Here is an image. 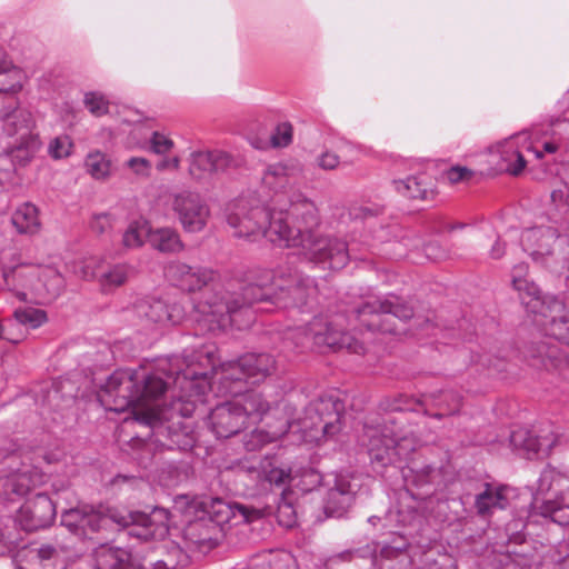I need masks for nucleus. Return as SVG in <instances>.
Listing matches in <instances>:
<instances>
[{"label":"nucleus","mask_w":569,"mask_h":569,"mask_svg":"<svg viewBox=\"0 0 569 569\" xmlns=\"http://www.w3.org/2000/svg\"><path fill=\"white\" fill-rule=\"evenodd\" d=\"M266 282L250 284L244 288L241 302L234 298V301H226L224 297L218 293H211L206 299L200 300L196 306V311L200 315L198 321H203L210 330L223 329L229 325H241L237 320V315L248 313L247 306L268 298L271 292L263 287Z\"/></svg>","instance_id":"obj_7"},{"label":"nucleus","mask_w":569,"mask_h":569,"mask_svg":"<svg viewBox=\"0 0 569 569\" xmlns=\"http://www.w3.org/2000/svg\"><path fill=\"white\" fill-rule=\"evenodd\" d=\"M292 140V126L283 122L277 126L274 133L271 137L274 147H287Z\"/></svg>","instance_id":"obj_52"},{"label":"nucleus","mask_w":569,"mask_h":569,"mask_svg":"<svg viewBox=\"0 0 569 569\" xmlns=\"http://www.w3.org/2000/svg\"><path fill=\"white\" fill-rule=\"evenodd\" d=\"M305 340H312L318 347H328L339 350L347 349L353 353L365 352V346L356 338L342 332V318L327 319L323 317L315 318L308 326L301 345Z\"/></svg>","instance_id":"obj_13"},{"label":"nucleus","mask_w":569,"mask_h":569,"mask_svg":"<svg viewBox=\"0 0 569 569\" xmlns=\"http://www.w3.org/2000/svg\"><path fill=\"white\" fill-rule=\"evenodd\" d=\"M167 277L181 290L191 292L211 283L216 279V273L211 269L176 262L168 267Z\"/></svg>","instance_id":"obj_20"},{"label":"nucleus","mask_w":569,"mask_h":569,"mask_svg":"<svg viewBox=\"0 0 569 569\" xmlns=\"http://www.w3.org/2000/svg\"><path fill=\"white\" fill-rule=\"evenodd\" d=\"M372 461L382 466L406 459L417 447L412 437L396 438L389 427H367L362 436Z\"/></svg>","instance_id":"obj_11"},{"label":"nucleus","mask_w":569,"mask_h":569,"mask_svg":"<svg viewBox=\"0 0 569 569\" xmlns=\"http://www.w3.org/2000/svg\"><path fill=\"white\" fill-rule=\"evenodd\" d=\"M422 403L435 406L439 410L436 417L440 418L458 412L461 407V398L453 391H441L439 395L425 396Z\"/></svg>","instance_id":"obj_34"},{"label":"nucleus","mask_w":569,"mask_h":569,"mask_svg":"<svg viewBox=\"0 0 569 569\" xmlns=\"http://www.w3.org/2000/svg\"><path fill=\"white\" fill-rule=\"evenodd\" d=\"M289 425L287 420L280 421V423L271 429H256L247 436L244 446L247 450L253 451L262 448L264 445L273 442L281 438L288 431Z\"/></svg>","instance_id":"obj_33"},{"label":"nucleus","mask_w":569,"mask_h":569,"mask_svg":"<svg viewBox=\"0 0 569 569\" xmlns=\"http://www.w3.org/2000/svg\"><path fill=\"white\" fill-rule=\"evenodd\" d=\"M551 198H552V200H553L555 202H557V201H562V199H563V194H562V192H561V191H553V192L551 193Z\"/></svg>","instance_id":"obj_61"},{"label":"nucleus","mask_w":569,"mask_h":569,"mask_svg":"<svg viewBox=\"0 0 569 569\" xmlns=\"http://www.w3.org/2000/svg\"><path fill=\"white\" fill-rule=\"evenodd\" d=\"M473 177V172L467 167L455 166L443 172V178L450 184L467 182Z\"/></svg>","instance_id":"obj_51"},{"label":"nucleus","mask_w":569,"mask_h":569,"mask_svg":"<svg viewBox=\"0 0 569 569\" xmlns=\"http://www.w3.org/2000/svg\"><path fill=\"white\" fill-rule=\"evenodd\" d=\"M340 163V158L337 153L331 151H323L317 158V164L322 170H335Z\"/></svg>","instance_id":"obj_56"},{"label":"nucleus","mask_w":569,"mask_h":569,"mask_svg":"<svg viewBox=\"0 0 569 569\" xmlns=\"http://www.w3.org/2000/svg\"><path fill=\"white\" fill-rule=\"evenodd\" d=\"M395 190L402 197L410 199H426L428 196V183L422 177H408L393 180Z\"/></svg>","instance_id":"obj_36"},{"label":"nucleus","mask_w":569,"mask_h":569,"mask_svg":"<svg viewBox=\"0 0 569 569\" xmlns=\"http://www.w3.org/2000/svg\"><path fill=\"white\" fill-rule=\"evenodd\" d=\"M83 512H84V507L69 509L62 513L61 523L64 527H67L70 531L79 535L80 523H81Z\"/></svg>","instance_id":"obj_50"},{"label":"nucleus","mask_w":569,"mask_h":569,"mask_svg":"<svg viewBox=\"0 0 569 569\" xmlns=\"http://www.w3.org/2000/svg\"><path fill=\"white\" fill-rule=\"evenodd\" d=\"M87 172L94 179H106L111 172V162L106 154L96 151L87 156L84 162Z\"/></svg>","instance_id":"obj_41"},{"label":"nucleus","mask_w":569,"mask_h":569,"mask_svg":"<svg viewBox=\"0 0 569 569\" xmlns=\"http://www.w3.org/2000/svg\"><path fill=\"white\" fill-rule=\"evenodd\" d=\"M210 422L220 438H229L246 427L244 415L238 410L233 399L217 406L210 415Z\"/></svg>","instance_id":"obj_22"},{"label":"nucleus","mask_w":569,"mask_h":569,"mask_svg":"<svg viewBox=\"0 0 569 569\" xmlns=\"http://www.w3.org/2000/svg\"><path fill=\"white\" fill-rule=\"evenodd\" d=\"M56 507L46 495H37L23 503L18 512V521L24 530L32 531L52 523Z\"/></svg>","instance_id":"obj_16"},{"label":"nucleus","mask_w":569,"mask_h":569,"mask_svg":"<svg viewBox=\"0 0 569 569\" xmlns=\"http://www.w3.org/2000/svg\"><path fill=\"white\" fill-rule=\"evenodd\" d=\"M166 390L167 383L160 377L147 375L143 370L116 371L106 383V392L114 398L112 409H129L137 421L148 426L161 420Z\"/></svg>","instance_id":"obj_2"},{"label":"nucleus","mask_w":569,"mask_h":569,"mask_svg":"<svg viewBox=\"0 0 569 569\" xmlns=\"http://www.w3.org/2000/svg\"><path fill=\"white\" fill-rule=\"evenodd\" d=\"M274 369L271 356L246 355L237 361L223 363L220 371H214V379L220 383V390L234 396L233 401L238 410L244 415V422H257L270 409V405L262 395L254 391L240 393L244 382L258 383Z\"/></svg>","instance_id":"obj_3"},{"label":"nucleus","mask_w":569,"mask_h":569,"mask_svg":"<svg viewBox=\"0 0 569 569\" xmlns=\"http://www.w3.org/2000/svg\"><path fill=\"white\" fill-rule=\"evenodd\" d=\"M3 122L4 133L12 139L8 143V150L0 156V168L9 171L11 167H6L4 162L10 158L12 167L14 163L20 166L27 163L40 147L38 133L34 131V120L32 114L24 109L18 108Z\"/></svg>","instance_id":"obj_9"},{"label":"nucleus","mask_w":569,"mask_h":569,"mask_svg":"<svg viewBox=\"0 0 569 569\" xmlns=\"http://www.w3.org/2000/svg\"><path fill=\"white\" fill-rule=\"evenodd\" d=\"M17 569H24V568H23L22 566H18V568H17Z\"/></svg>","instance_id":"obj_64"},{"label":"nucleus","mask_w":569,"mask_h":569,"mask_svg":"<svg viewBox=\"0 0 569 569\" xmlns=\"http://www.w3.org/2000/svg\"><path fill=\"white\" fill-rule=\"evenodd\" d=\"M557 150H558V144L557 143H555V142H545L543 143V152L555 153ZM530 151L535 152L537 158H541L542 157V151L533 150L532 148H531Z\"/></svg>","instance_id":"obj_58"},{"label":"nucleus","mask_w":569,"mask_h":569,"mask_svg":"<svg viewBox=\"0 0 569 569\" xmlns=\"http://www.w3.org/2000/svg\"><path fill=\"white\" fill-rule=\"evenodd\" d=\"M537 352L536 357L540 359L541 367L547 370L559 368L562 363L569 365V355L560 351L557 346L547 347L546 343H542Z\"/></svg>","instance_id":"obj_39"},{"label":"nucleus","mask_w":569,"mask_h":569,"mask_svg":"<svg viewBox=\"0 0 569 569\" xmlns=\"http://www.w3.org/2000/svg\"><path fill=\"white\" fill-rule=\"evenodd\" d=\"M207 367L214 369V358L210 350H201L192 356H186L183 359L174 358L171 363V370H176V382L180 385L181 389H186L184 383L188 380H197L207 378Z\"/></svg>","instance_id":"obj_19"},{"label":"nucleus","mask_w":569,"mask_h":569,"mask_svg":"<svg viewBox=\"0 0 569 569\" xmlns=\"http://www.w3.org/2000/svg\"><path fill=\"white\" fill-rule=\"evenodd\" d=\"M42 481V476L28 467L0 477V496L8 499L22 497Z\"/></svg>","instance_id":"obj_25"},{"label":"nucleus","mask_w":569,"mask_h":569,"mask_svg":"<svg viewBox=\"0 0 569 569\" xmlns=\"http://www.w3.org/2000/svg\"><path fill=\"white\" fill-rule=\"evenodd\" d=\"M557 240L555 231L549 228H535L527 230L522 236V242L528 243L531 241L537 242L538 249L532 251L531 254H542L545 249H548L551 242Z\"/></svg>","instance_id":"obj_42"},{"label":"nucleus","mask_w":569,"mask_h":569,"mask_svg":"<svg viewBox=\"0 0 569 569\" xmlns=\"http://www.w3.org/2000/svg\"><path fill=\"white\" fill-rule=\"evenodd\" d=\"M380 330L383 331V332H396L395 328L387 327L383 323L380 325Z\"/></svg>","instance_id":"obj_62"},{"label":"nucleus","mask_w":569,"mask_h":569,"mask_svg":"<svg viewBox=\"0 0 569 569\" xmlns=\"http://www.w3.org/2000/svg\"><path fill=\"white\" fill-rule=\"evenodd\" d=\"M13 316L19 323L31 329H37L48 321L47 312L33 307L19 308Z\"/></svg>","instance_id":"obj_43"},{"label":"nucleus","mask_w":569,"mask_h":569,"mask_svg":"<svg viewBox=\"0 0 569 569\" xmlns=\"http://www.w3.org/2000/svg\"><path fill=\"white\" fill-rule=\"evenodd\" d=\"M260 473L264 480L276 486H283L291 480L290 470L278 466L271 459H266L260 463Z\"/></svg>","instance_id":"obj_40"},{"label":"nucleus","mask_w":569,"mask_h":569,"mask_svg":"<svg viewBox=\"0 0 569 569\" xmlns=\"http://www.w3.org/2000/svg\"><path fill=\"white\" fill-rule=\"evenodd\" d=\"M307 413L302 421L306 442H319L322 437L333 436L340 429L339 407L331 400H321Z\"/></svg>","instance_id":"obj_14"},{"label":"nucleus","mask_w":569,"mask_h":569,"mask_svg":"<svg viewBox=\"0 0 569 569\" xmlns=\"http://www.w3.org/2000/svg\"><path fill=\"white\" fill-rule=\"evenodd\" d=\"M110 522L120 527H131L130 535L143 540L162 539L169 530V512L163 508H154L150 515L124 509L110 510L108 515H101L84 507L79 535L89 537L107 528Z\"/></svg>","instance_id":"obj_5"},{"label":"nucleus","mask_w":569,"mask_h":569,"mask_svg":"<svg viewBox=\"0 0 569 569\" xmlns=\"http://www.w3.org/2000/svg\"><path fill=\"white\" fill-rule=\"evenodd\" d=\"M505 253V247L499 242L497 241L491 250H490V256L493 258V259H499L503 256Z\"/></svg>","instance_id":"obj_60"},{"label":"nucleus","mask_w":569,"mask_h":569,"mask_svg":"<svg viewBox=\"0 0 569 569\" xmlns=\"http://www.w3.org/2000/svg\"><path fill=\"white\" fill-rule=\"evenodd\" d=\"M136 311L140 317L159 325H178L184 317V310L180 305H167L161 299H146L136 305Z\"/></svg>","instance_id":"obj_24"},{"label":"nucleus","mask_w":569,"mask_h":569,"mask_svg":"<svg viewBox=\"0 0 569 569\" xmlns=\"http://www.w3.org/2000/svg\"><path fill=\"white\" fill-rule=\"evenodd\" d=\"M533 509L542 517L566 526L569 523V479L553 468H546L539 478Z\"/></svg>","instance_id":"obj_10"},{"label":"nucleus","mask_w":569,"mask_h":569,"mask_svg":"<svg viewBox=\"0 0 569 569\" xmlns=\"http://www.w3.org/2000/svg\"><path fill=\"white\" fill-rule=\"evenodd\" d=\"M150 151L157 156L171 153L174 142L167 134L153 131L149 139Z\"/></svg>","instance_id":"obj_48"},{"label":"nucleus","mask_w":569,"mask_h":569,"mask_svg":"<svg viewBox=\"0 0 569 569\" xmlns=\"http://www.w3.org/2000/svg\"><path fill=\"white\" fill-rule=\"evenodd\" d=\"M11 222L21 234H34L41 227L38 208L29 202L22 203L14 210Z\"/></svg>","instance_id":"obj_30"},{"label":"nucleus","mask_w":569,"mask_h":569,"mask_svg":"<svg viewBox=\"0 0 569 569\" xmlns=\"http://www.w3.org/2000/svg\"><path fill=\"white\" fill-rule=\"evenodd\" d=\"M527 140L528 138L525 134H517L495 147L496 153L500 157L499 167L501 170L513 176L522 172L526 167V160L521 149L531 150V146H527Z\"/></svg>","instance_id":"obj_21"},{"label":"nucleus","mask_w":569,"mask_h":569,"mask_svg":"<svg viewBox=\"0 0 569 569\" xmlns=\"http://www.w3.org/2000/svg\"><path fill=\"white\" fill-rule=\"evenodd\" d=\"M538 436L541 456H547L559 441V435L552 429L542 430Z\"/></svg>","instance_id":"obj_53"},{"label":"nucleus","mask_w":569,"mask_h":569,"mask_svg":"<svg viewBox=\"0 0 569 569\" xmlns=\"http://www.w3.org/2000/svg\"><path fill=\"white\" fill-rule=\"evenodd\" d=\"M188 525L183 530V537L199 549H212L220 539V530L212 522L207 521L201 513L189 517L182 516Z\"/></svg>","instance_id":"obj_23"},{"label":"nucleus","mask_w":569,"mask_h":569,"mask_svg":"<svg viewBox=\"0 0 569 569\" xmlns=\"http://www.w3.org/2000/svg\"><path fill=\"white\" fill-rule=\"evenodd\" d=\"M355 487L345 478L336 479L335 487L328 492L325 511L330 517H341L353 500Z\"/></svg>","instance_id":"obj_27"},{"label":"nucleus","mask_w":569,"mask_h":569,"mask_svg":"<svg viewBox=\"0 0 569 569\" xmlns=\"http://www.w3.org/2000/svg\"><path fill=\"white\" fill-rule=\"evenodd\" d=\"M136 274V268L129 263H117L102 272L98 281L103 291H112L123 286L131 277Z\"/></svg>","instance_id":"obj_32"},{"label":"nucleus","mask_w":569,"mask_h":569,"mask_svg":"<svg viewBox=\"0 0 569 569\" xmlns=\"http://www.w3.org/2000/svg\"><path fill=\"white\" fill-rule=\"evenodd\" d=\"M24 81L26 74L20 68L0 59V121L19 108L16 94Z\"/></svg>","instance_id":"obj_15"},{"label":"nucleus","mask_w":569,"mask_h":569,"mask_svg":"<svg viewBox=\"0 0 569 569\" xmlns=\"http://www.w3.org/2000/svg\"><path fill=\"white\" fill-rule=\"evenodd\" d=\"M150 246L163 253H176L183 249V242L179 232L171 227L153 229L150 232Z\"/></svg>","instance_id":"obj_31"},{"label":"nucleus","mask_w":569,"mask_h":569,"mask_svg":"<svg viewBox=\"0 0 569 569\" xmlns=\"http://www.w3.org/2000/svg\"><path fill=\"white\" fill-rule=\"evenodd\" d=\"M278 520H279L280 525H282L287 528H290L295 525L296 515H295V510L291 507V505L284 502L279 506Z\"/></svg>","instance_id":"obj_57"},{"label":"nucleus","mask_w":569,"mask_h":569,"mask_svg":"<svg viewBox=\"0 0 569 569\" xmlns=\"http://www.w3.org/2000/svg\"><path fill=\"white\" fill-rule=\"evenodd\" d=\"M94 569H131V555L129 551L109 545L99 546L93 553Z\"/></svg>","instance_id":"obj_29"},{"label":"nucleus","mask_w":569,"mask_h":569,"mask_svg":"<svg viewBox=\"0 0 569 569\" xmlns=\"http://www.w3.org/2000/svg\"><path fill=\"white\" fill-rule=\"evenodd\" d=\"M173 511L181 516H192L201 513L207 521L216 525L222 531V526L227 523L239 525L249 523L263 516L262 510L247 507L243 505H232L221 499H210L202 501L189 496H179L174 499Z\"/></svg>","instance_id":"obj_8"},{"label":"nucleus","mask_w":569,"mask_h":569,"mask_svg":"<svg viewBox=\"0 0 569 569\" xmlns=\"http://www.w3.org/2000/svg\"><path fill=\"white\" fill-rule=\"evenodd\" d=\"M233 164L236 162L224 151H194L190 154L189 173L196 180H203L228 170Z\"/></svg>","instance_id":"obj_18"},{"label":"nucleus","mask_w":569,"mask_h":569,"mask_svg":"<svg viewBox=\"0 0 569 569\" xmlns=\"http://www.w3.org/2000/svg\"><path fill=\"white\" fill-rule=\"evenodd\" d=\"M101 264V259L97 257H90L82 259L73 264V273L81 279L92 280L98 278L97 270Z\"/></svg>","instance_id":"obj_46"},{"label":"nucleus","mask_w":569,"mask_h":569,"mask_svg":"<svg viewBox=\"0 0 569 569\" xmlns=\"http://www.w3.org/2000/svg\"><path fill=\"white\" fill-rule=\"evenodd\" d=\"M156 163L158 172H173L178 171L181 166V158L178 154H164Z\"/></svg>","instance_id":"obj_54"},{"label":"nucleus","mask_w":569,"mask_h":569,"mask_svg":"<svg viewBox=\"0 0 569 569\" xmlns=\"http://www.w3.org/2000/svg\"><path fill=\"white\" fill-rule=\"evenodd\" d=\"M2 337V326L0 325V338Z\"/></svg>","instance_id":"obj_63"},{"label":"nucleus","mask_w":569,"mask_h":569,"mask_svg":"<svg viewBox=\"0 0 569 569\" xmlns=\"http://www.w3.org/2000/svg\"><path fill=\"white\" fill-rule=\"evenodd\" d=\"M72 141L68 136L54 138L49 146V153L54 159H62L70 156Z\"/></svg>","instance_id":"obj_49"},{"label":"nucleus","mask_w":569,"mask_h":569,"mask_svg":"<svg viewBox=\"0 0 569 569\" xmlns=\"http://www.w3.org/2000/svg\"><path fill=\"white\" fill-rule=\"evenodd\" d=\"M113 219L109 213L93 214L90 228L96 233H103L112 227Z\"/></svg>","instance_id":"obj_55"},{"label":"nucleus","mask_w":569,"mask_h":569,"mask_svg":"<svg viewBox=\"0 0 569 569\" xmlns=\"http://www.w3.org/2000/svg\"><path fill=\"white\" fill-rule=\"evenodd\" d=\"M510 445L517 450H522L528 457L541 456L538 436L526 430L513 431L510 435Z\"/></svg>","instance_id":"obj_37"},{"label":"nucleus","mask_w":569,"mask_h":569,"mask_svg":"<svg viewBox=\"0 0 569 569\" xmlns=\"http://www.w3.org/2000/svg\"><path fill=\"white\" fill-rule=\"evenodd\" d=\"M4 283L8 290L14 292L20 300H27L29 296L40 299H53L63 289V278L52 267L34 264H20L3 272Z\"/></svg>","instance_id":"obj_6"},{"label":"nucleus","mask_w":569,"mask_h":569,"mask_svg":"<svg viewBox=\"0 0 569 569\" xmlns=\"http://www.w3.org/2000/svg\"><path fill=\"white\" fill-rule=\"evenodd\" d=\"M134 569H169V565L162 560L139 565Z\"/></svg>","instance_id":"obj_59"},{"label":"nucleus","mask_w":569,"mask_h":569,"mask_svg":"<svg viewBox=\"0 0 569 569\" xmlns=\"http://www.w3.org/2000/svg\"><path fill=\"white\" fill-rule=\"evenodd\" d=\"M379 315L385 316L383 322H390L392 318L407 320L412 316V308L400 302L398 298L391 297L386 299L371 298L362 303L358 309L360 320L369 328H373L378 323L376 321L367 320V317Z\"/></svg>","instance_id":"obj_17"},{"label":"nucleus","mask_w":569,"mask_h":569,"mask_svg":"<svg viewBox=\"0 0 569 569\" xmlns=\"http://www.w3.org/2000/svg\"><path fill=\"white\" fill-rule=\"evenodd\" d=\"M301 169L293 163H274L269 166L263 176L262 184L276 193L290 187L299 176Z\"/></svg>","instance_id":"obj_28"},{"label":"nucleus","mask_w":569,"mask_h":569,"mask_svg":"<svg viewBox=\"0 0 569 569\" xmlns=\"http://www.w3.org/2000/svg\"><path fill=\"white\" fill-rule=\"evenodd\" d=\"M169 206L182 229L189 233L203 231L211 217L206 200L198 192L189 189L171 192Z\"/></svg>","instance_id":"obj_12"},{"label":"nucleus","mask_w":569,"mask_h":569,"mask_svg":"<svg viewBox=\"0 0 569 569\" xmlns=\"http://www.w3.org/2000/svg\"><path fill=\"white\" fill-rule=\"evenodd\" d=\"M84 106L94 117H101L109 112V101L99 92H88L84 96Z\"/></svg>","instance_id":"obj_47"},{"label":"nucleus","mask_w":569,"mask_h":569,"mask_svg":"<svg viewBox=\"0 0 569 569\" xmlns=\"http://www.w3.org/2000/svg\"><path fill=\"white\" fill-rule=\"evenodd\" d=\"M513 497V489L508 486L486 483L483 490L477 495L475 506L480 516H490L498 509L509 506Z\"/></svg>","instance_id":"obj_26"},{"label":"nucleus","mask_w":569,"mask_h":569,"mask_svg":"<svg viewBox=\"0 0 569 569\" xmlns=\"http://www.w3.org/2000/svg\"><path fill=\"white\" fill-rule=\"evenodd\" d=\"M126 169L132 177L147 180L152 173V163L144 157H130L123 162Z\"/></svg>","instance_id":"obj_45"},{"label":"nucleus","mask_w":569,"mask_h":569,"mask_svg":"<svg viewBox=\"0 0 569 569\" xmlns=\"http://www.w3.org/2000/svg\"><path fill=\"white\" fill-rule=\"evenodd\" d=\"M227 223L233 234L249 241L261 237L284 248L297 249L307 260L343 268L349 260L347 243L332 234L319 232L316 204L295 194L288 208L271 210L252 197H241L227 207Z\"/></svg>","instance_id":"obj_1"},{"label":"nucleus","mask_w":569,"mask_h":569,"mask_svg":"<svg viewBox=\"0 0 569 569\" xmlns=\"http://www.w3.org/2000/svg\"><path fill=\"white\" fill-rule=\"evenodd\" d=\"M151 226L147 220H134L129 223L122 234V246L126 249H138L150 240Z\"/></svg>","instance_id":"obj_35"},{"label":"nucleus","mask_w":569,"mask_h":569,"mask_svg":"<svg viewBox=\"0 0 569 569\" xmlns=\"http://www.w3.org/2000/svg\"><path fill=\"white\" fill-rule=\"evenodd\" d=\"M27 557L32 563H38L44 568L52 567L56 569L61 558L60 550L50 545H43L39 548H31L27 551Z\"/></svg>","instance_id":"obj_38"},{"label":"nucleus","mask_w":569,"mask_h":569,"mask_svg":"<svg viewBox=\"0 0 569 569\" xmlns=\"http://www.w3.org/2000/svg\"><path fill=\"white\" fill-rule=\"evenodd\" d=\"M281 279H277L274 286L279 289V292H276L277 302L283 307H288L287 298L292 300L293 305L302 302V289L301 284L295 282V284H283Z\"/></svg>","instance_id":"obj_44"},{"label":"nucleus","mask_w":569,"mask_h":569,"mask_svg":"<svg viewBox=\"0 0 569 569\" xmlns=\"http://www.w3.org/2000/svg\"><path fill=\"white\" fill-rule=\"evenodd\" d=\"M528 267L518 264L512 270V287L519 292V299L528 312L539 316L537 319L546 335L569 346V312L557 298L541 296L537 286L523 276Z\"/></svg>","instance_id":"obj_4"}]
</instances>
